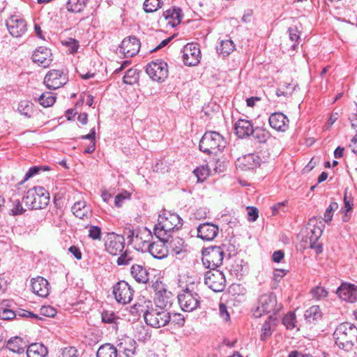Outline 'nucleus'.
I'll return each mask as SVG.
<instances>
[{"label":"nucleus","instance_id":"obj_18","mask_svg":"<svg viewBox=\"0 0 357 357\" xmlns=\"http://www.w3.org/2000/svg\"><path fill=\"white\" fill-rule=\"evenodd\" d=\"M197 236L203 241H211L218 236L219 227L211 222L200 224L197 228Z\"/></svg>","mask_w":357,"mask_h":357},{"label":"nucleus","instance_id":"obj_6","mask_svg":"<svg viewBox=\"0 0 357 357\" xmlns=\"http://www.w3.org/2000/svg\"><path fill=\"white\" fill-rule=\"evenodd\" d=\"M226 245H211L202 250V261L206 268H218L222 264Z\"/></svg>","mask_w":357,"mask_h":357},{"label":"nucleus","instance_id":"obj_9","mask_svg":"<svg viewBox=\"0 0 357 357\" xmlns=\"http://www.w3.org/2000/svg\"><path fill=\"white\" fill-rule=\"evenodd\" d=\"M204 283L213 291H222L226 286L224 273L217 268L209 270L204 274Z\"/></svg>","mask_w":357,"mask_h":357},{"label":"nucleus","instance_id":"obj_24","mask_svg":"<svg viewBox=\"0 0 357 357\" xmlns=\"http://www.w3.org/2000/svg\"><path fill=\"white\" fill-rule=\"evenodd\" d=\"M269 125L275 130L284 132L289 128V119L282 112H274L268 119Z\"/></svg>","mask_w":357,"mask_h":357},{"label":"nucleus","instance_id":"obj_33","mask_svg":"<svg viewBox=\"0 0 357 357\" xmlns=\"http://www.w3.org/2000/svg\"><path fill=\"white\" fill-rule=\"evenodd\" d=\"M117 348L111 344L100 346L97 351L96 357H118Z\"/></svg>","mask_w":357,"mask_h":357},{"label":"nucleus","instance_id":"obj_63","mask_svg":"<svg viewBox=\"0 0 357 357\" xmlns=\"http://www.w3.org/2000/svg\"><path fill=\"white\" fill-rule=\"evenodd\" d=\"M309 247L314 250L317 255H319L323 252V245L321 243H317V241H311L309 242Z\"/></svg>","mask_w":357,"mask_h":357},{"label":"nucleus","instance_id":"obj_13","mask_svg":"<svg viewBox=\"0 0 357 357\" xmlns=\"http://www.w3.org/2000/svg\"><path fill=\"white\" fill-rule=\"evenodd\" d=\"M105 249L112 255L121 254L125 248V238L123 236L114 233L108 234L105 241Z\"/></svg>","mask_w":357,"mask_h":357},{"label":"nucleus","instance_id":"obj_25","mask_svg":"<svg viewBox=\"0 0 357 357\" xmlns=\"http://www.w3.org/2000/svg\"><path fill=\"white\" fill-rule=\"evenodd\" d=\"M234 130L238 137L243 139L252 135L254 127L250 121L241 119L235 123Z\"/></svg>","mask_w":357,"mask_h":357},{"label":"nucleus","instance_id":"obj_19","mask_svg":"<svg viewBox=\"0 0 357 357\" xmlns=\"http://www.w3.org/2000/svg\"><path fill=\"white\" fill-rule=\"evenodd\" d=\"M32 61L39 66L47 68L52 61L51 50L45 47H39L33 52Z\"/></svg>","mask_w":357,"mask_h":357},{"label":"nucleus","instance_id":"obj_1","mask_svg":"<svg viewBox=\"0 0 357 357\" xmlns=\"http://www.w3.org/2000/svg\"><path fill=\"white\" fill-rule=\"evenodd\" d=\"M143 305L138 304L140 309L137 310L143 313L144 321L147 325L159 328L165 326L171 320L170 313L165 309L155 307L151 301H144Z\"/></svg>","mask_w":357,"mask_h":357},{"label":"nucleus","instance_id":"obj_10","mask_svg":"<svg viewBox=\"0 0 357 357\" xmlns=\"http://www.w3.org/2000/svg\"><path fill=\"white\" fill-rule=\"evenodd\" d=\"M146 72L153 81L162 82L168 75L167 64L161 59L153 61L147 64Z\"/></svg>","mask_w":357,"mask_h":357},{"label":"nucleus","instance_id":"obj_11","mask_svg":"<svg viewBox=\"0 0 357 357\" xmlns=\"http://www.w3.org/2000/svg\"><path fill=\"white\" fill-rule=\"evenodd\" d=\"M133 292L134 291L129 284L124 280L118 282L113 287V294L115 299L121 304L129 303L132 299Z\"/></svg>","mask_w":357,"mask_h":357},{"label":"nucleus","instance_id":"obj_8","mask_svg":"<svg viewBox=\"0 0 357 357\" xmlns=\"http://www.w3.org/2000/svg\"><path fill=\"white\" fill-rule=\"evenodd\" d=\"M178 301L182 310L192 312L198 307L200 296L189 287H186L181 294L178 295Z\"/></svg>","mask_w":357,"mask_h":357},{"label":"nucleus","instance_id":"obj_23","mask_svg":"<svg viewBox=\"0 0 357 357\" xmlns=\"http://www.w3.org/2000/svg\"><path fill=\"white\" fill-rule=\"evenodd\" d=\"M32 291L38 296L45 298L50 294V284L48 281L40 276L32 278L31 280Z\"/></svg>","mask_w":357,"mask_h":357},{"label":"nucleus","instance_id":"obj_32","mask_svg":"<svg viewBox=\"0 0 357 357\" xmlns=\"http://www.w3.org/2000/svg\"><path fill=\"white\" fill-rule=\"evenodd\" d=\"M277 318L273 317V315H269L267 320L264 322L261 327V340L265 341L268 337L272 335V327L275 326L277 324Z\"/></svg>","mask_w":357,"mask_h":357},{"label":"nucleus","instance_id":"obj_31","mask_svg":"<svg viewBox=\"0 0 357 357\" xmlns=\"http://www.w3.org/2000/svg\"><path fill=\"white\" fill-rule=\"evenodd\" d=\"M47 354V347L39 343L31 344L26 350L27 357H45Z\"/></svg>","mask_w":357,"mask_h":357},{"label":"nucleus","instance_id":"obj_42","mask_svg":"<svg viewBox=\"0 0 357 357\" xmlns=\"http://www.w3.org/2000/svg\"><path fill=\"white\" fill-rule=\"evenodd\" d=\"M138 78L139 73L137 69L131 68L126 72L123 81L126 84L132 85L138 80Z\"/></svg>","mask_w":357,"mask_h":357},{"label":"nucleus","instance_id":"obj_16","mask_svg":"<svg viewBox=\"0 0 357 357\" xmlns=\"http://www.w3.org/2000/svg\"><path fill=\"white\" fill-rule=\"evenodd\" d=\"M140 46L141 43L139 40L134 36H130L122 40L119 48L120 52H122L126 57H132L139 52Z\"/></svg>","mask_w":357,"mask_h":357},{"label":"nucleus","instance_id":"obj_29","mask_svg":"<svg viewBox=\"0 0 357 357\" xmlns=\"http://www.w3.org/2000/svg\"><path fill=\"white\" fill-rule=\"evenodd\" d=\"M163 16L165 20H169L167 24L172 27H174L181 21V9L178 8H174L172 9L167 10L163 13Z\"/></svg>","mask_w":357,"mask_h":357},{"label":"nucleus","instance_id":"obj_49","mask_svg":"<svg viewBox=\"0 0 357 357\" xmlns=\"http://www.w3.org/2000/svg\"><path fill=\"white\" fill-rule=\"evenodd\" d=\"M296 315L294 312H288L282 319V324L287 329H293L295 327Z\"/></svg>","mask_w":357,"mask_h":357},{"label":"nucleus","instance_id":"obj_62","mask_svg":"<svg viewBox=\"0 0 357 357\" xmlns=\"http://www.w3.org/2000/svg\"><path fill=\"white\" fill-rule=\"evenodd\" d=\"M352 202L351 199L348 198L345 195L344 197V206L342 208L341 211L342 213H349L352 211Z\"/></svg>","mask_w":357,"mask_h":357},{"label":"nucleus","instance_id":"obj_2","mask_svg":"<svg viewBox=\"0 0 357 357\" xmlns=\"http://www.w3.org/2000/svg\"><path fill=\"white\" fill-rule=\"evenodd\" d=\"M333 336L340 349L351 351L357 342V327L349 322L342 323L337 326Z\"/></svg>","mask_w":357,"mask_h":357},{"label":"nucleus","instance_id":"obj_17","mask_svg":"<svg viewBox=\"0 0 357 357\" xmlns=\"http://www.w3.org/2000/svg\"><path fill=\"white\" fill-rule=\"evenodd\" d=\"M116 347L119 357H132L135 354L137 342L127 336L119 340Z\"/></svg>","mask_w":357,"mask_h":357},{"label":"nucleus","instance_id":"obj_53","mask_svg":"<svg viewBox=\"0 0 357 357\" xmlns=\"http://www.w3.org/2000/svg\"><path fill=\"white\" fill-rule=\"evenodd\" d=\"M101 317L102 321L107 324H116V320L119 319L113 312L109 311H103Z\"/></svg>","mask_w":357,"mask_h":357},{"label":"nucleus","instance_id":"obj_7","mask_svg":"<svg viewBox=\"0 0 357 357\" xmlns=\"http://www.w3.org/2000/svg\"><path fill=\"white\" fill-rule=\"evenodd\" d=\"M281 307V305L278 304L276 296L273 293L264 294L259 297L257 305L252 310V314L255 318L271 312L275 314Z\"/></svg>","mask_w":357,"mask_h":357},{"label":"nucleus","instance_id":"obj_50","mask_svg":"<svg viewBox=\"0 0 357 357\" xmlns=\"http://www.w3.org/2000/svg\"><path fill=\"white\" fill-rule=\"evenodd\" d=\"M193 172L197 177L198 181H204L209 174V169L208 167L202 166L196 168Z\"/></svg>","mask_w":357,"mask_h":357},{"label":"nucleus","instance_id":"obj_27","mask_svg":"<svg viewBox=\"0 0 357 357\" xmlns=\"http://www.w3.org/2000/svg\"><path fill=\"white\" fill-rule=\"evenodd\" d=\"M72 211L77 218L82 220L88 219L92 213L91 206L83 200L76 202L72 206Z\"/></svg>","mask_w":357,"mask_h":357},{"label":"nucleus","instance_id":"obj_64","mask_svg":"<svg viewBox=\"0 0 357 357\" xmlns=\"http://www.w3.org/2000/svg\"><path fill=\"white\" fill-rule=\"evenodd\" d=\"M68 251L76 258L77 259H82V252L79 248L75 245H72L69 248Z\"/></svg>","mask_w":357,"mask_h":357},{"label":"nucleus","instance_id":"obj_43","mask_svg":"<svg viewBox=\"0 0 357 357\" xmlns=\"http://www.w3.org/2000/svg\"><path fill=\"white\" fill-rule=\"evenodd\" d=\"M17 109L21 114L29 118L33 113V104L29 100H22L18 105Z\"/></svg>","mask_w":357,"mask_h":357},{"label":"nucleus","instance_id":"obj_48","mask_svg":"<svg viewBox=\"0 0 357 357\" xmlns=\"http://www.w3.org/2000/svg\"><path fill=\"white\" fill-rule=\"evenodd\" d=\"M288 32L289 35V39L292 42H295L291 45V49L295 50L298 46V40H300L299 32L296 26H291L288 29Z\"/></svg>","mask_w":357,"mask_h":357},{"label":"nucleus","instance_id":"obj_37","mask_svg":"<svg viewBox=\"0 0 357 357\" xmlns=\"http://www.w3.org/2000/svg\"><path fill=\"white\" fill-rule=\"evenodd\" d=\"M9 301H3L0 304V317L3 320H11L16 317L17 313L9 308Z\"/></svg>","mask_w":357,"mask_h":357},{"label":"nucleus","instance_id":"obj_47","mask_svg":"<svg viewBox=\"0 0 357 357\" xmlns=\"http://www.w3.org/2000/svg\"><path fill=\"white\" fill-rule=\"evenodd\" d=\"M337 208L338 204L337 202H333L329 204L324 214L323 220H324L325 222L328 223L332 220L333 212L336 211Z\"/></svg>","mask_w":357,"mask_h":357},{"label":"nucleus","instance_id":"obj_52","mask_svg":"<svg viewBox=\"0 0 357 357\" xmlns=\"http://www.w3.org/2000/svg\"><path fill=\"white\" fill-rule=\"evenodd\" d=\"M130 198V194L124 190L122 192L118 194L114 199V205L116 207L120 208L122 206L123 202Z\"/></svg>","mask_w":357,"mask_h":357},{"label":"nucleus","instance_id":"obj_61","mask_svg":"<svg viewBox=\"0 0 357 357\" xmlns=\"http://www.w3.org/2000/svg\"><path fill=\"white\" fill-rule=\"evenodd\" d=\"M171 319L173 323L177 324L179 327H182L185 324L184 317L179 313L174 314L172 318L171 317Z\"/></svg>","mask_w":357,"mask_h":357},{"label":"nucleus","instance_id":"obj_59","mask_svg":"<svg viewBox=\"0 0 357 357\" xmlns=\"http://www.w3.org/2000/svg\"><path fill=\"white\" fill-rule=\"evenodd\" d=\"M246 209L248 211V215L249 221L255 222L259 216L258 209L254 206H248Z\"/></svg>","mask_w":357,"mask_h":357},{"label":"nucleus","instance_id":"obj_44","mask_svg":"<svg viewBox=\"0 0 357 357\" xmlns=\"http://www.w3.org/2000/svg\"><path fill=\"white\" fill-rule=\"evenodd\" d=\"M163 2L162 0H145L144 10L146 13H153L161 8Z\"/></svg>","mask_w":357,"mask_h":357},{"label":"nucleus","instance_id":"obj_57","mask_svg":"<svg viewBox=\"0 0 357 357\" xmlns=\"http://www.w3.org/2000/svg\"><path fill=\"white\" fill-rule=\"evenodd\" d=\"M64 44L67 47H69V48L70 49L71 53L76 52L79 48V42L74 38H68L65 41Z\"/></svg>","mask_w":357,"mask_h":357},{"label":"nucleus","instance_id":"obj_39","mask_svg":"<svg viewBox=\"0 0 357 357\" xmlns=\"http://www.w3.org/2000/svg\"><path fill=\"white\" fill-rule=\"evenodd\" d=\"M89 0H68L66 8L73 13H79L86 7Z\"/></svg>","mask_w":357,"mask_h":357},{"label":"nucleus","instance_id":"obj_36","mask_svg":"<svg viewBox=\"0 0 357 357\" xmlns=\"http://www.w3.org/2000/svg\"><path fill=\"white\" fill-rule=\"evenodd\" d=\"M24 343L22 338L15 337L10 338L7 342V348L17 354H22L24 351Z\"/></svg>","mask_w":357,"mask_h":357},{"label":"nucleus","instance_id":"obj_12","mask_svg":"<svg viewBox=\"0 0 357 357\" xmlns=\"http://www.w3.org/2000/svg\"><path fill=\"white\" fill-rule=\"evenodd\" d=\"M68 82V77L63 71L59 70H52L49 71L45 78L44 84L49 89H57Z\"/></svg>","mask_w":357,"mask_h":357},{"label":"nucleus","instance_id":"obj_38","mask_svg":"<svg viewBox=\"0 0 357 357\" xmlns=\"http://www.w3.org/2000/svg\"><path fill=\"white\" fill-rule=\"evenodd\" d=\"M254 139L259 143H266L271 138L270 132L263 127H256L252 133Z\"/></svg>","mask_w":357,"mask_h":357},{"label":"nucleus","instance_id":"obj_45","mask_svg":"<svg viewBox=\"0 0 357 357\" xmlns=\"http://www.w3.org/2000/svg\"><path fill=\"white\" fill-rule=\"evenodd\" d=\"M50 169V168L49 166H33L30 167L28 172L25 174L23 180L20 182V183H23L30 178L38 174L41 171H47Z\"/></svg>","mask_w":357,"mask_h":357},{"label":"nucleus","instance_id":"obj_26","mask_svg":"<svg viewBox=\"0 0 357 357\" xmlns=\"http://www.w3.org/2000/svg\"><path fill=\"white\" fill-rule=\"evenodd\" d=\"M261 159L258 155L251 153L238 160V166L244 171L255 169L260 166Z\"/></svg>","mask_w":357,"mask_h":357},{"label":"nucleus","instance_id":"obj_20","mask_svg":"<svg viewBox=\"0 0 357 357\" xmlns=\"http://www.w3.org/2000/svg\"><path fill=\"white\" fill-rule=\"evenodd\" d=\"M338 296L349 303L357 301V286L350 283H342L336 291Z\"/></svg>","mask_w":357,"mask_h":357},{"label":"nucleus","instance_id":"obj_28","mask_svg":"<svg viewBox=\"0 0 357 357\" xmlns=\"http://www.w3.org/2000/svg\"><path fill=\"white\" fill-rule=\"evenodd\" d=\"M130 273L132 278L138 283L145 284L149 278V273L145 266L140 264H133L130 268Z\"/></svg>","mask_w":357,"mask_h":357},{"label":"nucleus","instance_id":"obj_30","mask_svg":"<svg viewBox=\"0 0 357 357\" xmlns=\"http://www.w3.org/2000/svg\"><path fill=\"white\" fill-rule=\"evenodd\" d=\"M172 250L176 254L179 255L186 251V245H184V240L178 236L168 237V241H166Z\"/></svg>","mask_w":357,"mask_h":357},{"label":"nucleus","instance_id":"obj_14","mask_svg":"<svg viewBox=\"0 0 357 357\" xmlns=\"http://www.w3.org/2000/svg\"><path fill=\"white\" fill-rule=\"evenodd\" d=\"M201 52L198 44L188 43L183 52V61L185 66H195L199 63Z\"/></svg>","mask_w":357,"mask_h":357},{"label":"nucleus","instance_id":"obj_34","mask_svg":"<svg viewBox=\"0 0 357 357\" xmlns=\"http://www.w3.org/2000/svg\"><path fill=\"white\" fill-rule=\"evenodd\" d=\"M170 292H167L165 288H162V290H158V292L155 293V300L156 305L154 307L165 309L170 303L169 297L168 296Z\"/></svg>","mask_w":357,"mask_h":357},{"label":"nucleus","instance_id":"obj_46","mask_svg":"<svg viewBox=\"0 0 357 357\" xmlns=\"http://www.w3.org/2000/svg\"><path fill=\"white\" fill-rule=\"evenodd\" d=\"M134 259L133 252L126 250L117 259L116 263L119 266H125L130 264Z\"/></svg>","mask_w":357,"mask_h":357},{"label":"nucleus","instance_id":"obj_22","mask_svg":"<svg viewBox=\"0 0 357 357\" xmlns=\"http://www.w3.org/2000/svg\"><path fill=\"white\" fill-rule=\"evenodd\" d=\"M166 241H168V238L165 237V239L158 238V241L150 243L148 246L149 252L158 259L167 257L168 255V248L166 245Z\"/></svg>","mask_w":357,"mask_h":357},{"label":"nucleus","instance_id":"obj_40","mask_svg":"<svg viewBox=\"0 0 357 357\" xmlns=\"http://www.w3.org/2000/svg\"><path fill=\"white\" fill-rule=\"evenodd\" d=\"M304 316L308 322L312 323L321 317V312L318 305H313L305 312Z\"/></svg>","mask_w":357,"mask_h":357},{"label":"nucleus","instance_id":"obj_54","mask_svg":"<svg viewBox=\"0 0 357 357\" xmlns=\"http://www.w3.org/2000/svg\"><path fill=\"white\" fill-rule=\"evenodd\" d=\"M101 228L98 226L91 225L89 229V237L93 240L101 239Z\"/></svg>","mask_w":357,"mask_h":357},{"label":"nucleus","instance_id":"obj_5","mask_svg":"<svg viewBox=\"0 0 357 357\" xmlns=\"http://www.w3.org/2000/svg\"><path fill=\"white\" fill-rule=\"evenodd\" d=\"M50 193L42 186H36L29 189L23 197L25 205L32 210L45 208L50 203Z\"/></svg>","mask_w":357,"mask_h":357},{"label":"nucleus","instance_id":"obj_21","mask_svg":"<svg viewBox=\"0 0 357 357\" xmlns=\"http://www.w3.org/2000/svg\"><path fill=\"white\" fill-rule=\"evenodd\" d=\"M324 226L320 221L317 222L316 217H312L309 220L307 229L309 230L306 235L305 242L317 241L321 236Z\"/></svg>","mask_w":357,"mask_h":357},{"label":"nucleus","instance_id":"obj_58","mask_svg":"<svg viewBox=\"0 0 357 357\" xmlns=\"http://www.w3.org/2000/svg\"><path fill=\"white\" fill-rule=\"evenodd\" d=\"M219 314L220 317L225 321H227L230 319V316L227 311V307L222 303L219 304Z\"/></svg>","mask_w":357,"mask_h":357},{"label":"nucleus","instance_id":"obj_51","mask_svg":"<svg viewBox=\"0 0 357 357\" xmlns=\"http://www.w3.org/2000/svg\"><path fill=\"white\" fill-rule=\"evenodd\" d=\"M58 357H79L78 351L73 347H65L61 350Z\"/></svg>","mask_w":357,"mask_h":357},{"label":"nucleus","instance_id":"obj_41","mask_svg":"<svg viewBox=\"0 0 357 357\" xmlns=\"http://www.w3.org/2000/svg\"><path fill=\"white\" fill-rule=\"evenodd\" d=\"M56 101V96L51 92H45L38 98V102L44 107L52 106Z\"/></svg>","mask_w":357,"mask_h":357},{"label":"nucleus","instance_id":"obj_3","mask_svg":"<svg viewBox=\"0 0 357 357\" xmlns=\"http://www.w3.org/2000/svg\"><path fill=\"white\" fill-rule=\"evenodd\" d=\"M182 219L176 213L165 212L159 215L158 223L153 228L154 234L158 238L170 237L174 230H178L183 225Z\"/></svg>","mask_w":357,"mask_h":357},{"label":"nucleus","instance_id":"obj_15","mask_svg":"<svg viewBox=\"0 0 357 357\" xmlns=\"http://www.w3.org/2000/svg\"><path fill=\"white\" fill-rule=\"evenodd\" d=\"M6 26L10 34L13 37H21L26 31V22L17 15H12L6 21Z\"/></svg>","mask_w":357,"mask_h":357},{"label":"nucleus","instance_id":"obj_4","mask_svg":"<svg viewBox=\"0 0 357 357\" xmlns=\"http://www.w3.org/2000/svg\"><path fill=\"white\" fill-rule=\"evenodd\" d=\"M225 137L215 131L206 132L200 139L199 150L207 154L217 155L226 147Z\"/></svg>","mask_w":357,"mask_h":357},{"label":"nucleus","instance_id":"obj_56","mask_svg":"<svg viewBox=\"0 0 357 357\" xmlns=\"http://www.w3.org/2000/svg\"><path fill=\"white\" fill-rule=\"evenodd\" d=\"M313 297L316 298L317 299H321L324 298H326L328 296V291L321 287H317L316 288H314L311 291Z\"/></svg>","mask_w":357,"mask_h":357},{"label":"nucleus","instance_id":"obj_35","mask_svg":"<svg viewBox=\"0 0 357 357\" xmlns=\"http://www.w3.org/2000/svg\"><path fill=\"white\" fill-rule=\"evenodd\" d=\"M217 52L222 54L224 57L227 56L235 50V45L230 39L221 40L219 45L217 46Z\"/></svg>","mask_w":357,"mask_h":357},{"label":"nucleus","instance_id":"obj_60","mask_svg":"<svg viewBox=\"0 0 357 357\" xmlns=\"http://www.w3.org/2000/svg\"><path fill=\"white\" fill-rule=\"evenodd\" d=\"M41 314L45 317H53L56 314V310L51 306H43L41 309Z\"/></svg>","mask_w":357,"mask_h":357},{"label":"nucleus","instance_id":"obj_55","mask_svg":"<svg viewBox=\"0 0 357 357\" xmlns=\"http://www.w3.org/2000/svg\"><path fill=\"white\" fill-rule=\"evenodd\" d=\"M25 211L26 210L22 207V205L19 199H15L13 201V208L11 209V215H22L25 212Z\"/></svg>","mask_w":357,"mask_h":357}]
</instances>
